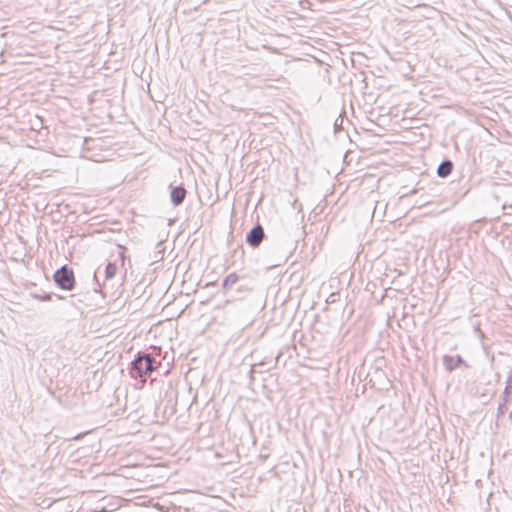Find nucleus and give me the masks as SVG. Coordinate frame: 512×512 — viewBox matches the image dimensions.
Masks as SVG:
<instances>
[{
    "mask_svg": "<svg viewBox=\"0 0 512 512\" xmlns=\"http://www.w3.org/2000/svg\"><path fill=\"white\" fill-rule=\"evenodd\" d=\"M153 354L146 351H139L130 363V374L133 378L150 375L160 365Z\"/></svg>",
    "mask_w": 512,
    "mask_h": 512,
    "instance_id": "obj_1",
    "label": "nucleus"
},
{
    "mask_svg": "<svg viewBox=\"0 0 512 512\" xmlns=\"http://www.w3.org/2000/svg\"><path fill=\"white\" fill-rule=\"evenodd\" d=\"M53 293H43V294H38V293H34V299H38V300H41V301H50L53 297Z\"/></svg>",
    "mask_w": 512,
    "mask_h": 512,
    "instance_id": "obj_12",
    "label": "nucleus"
},
{
    "mask_svg": "<svg viewBox=\"0 0 512 512\" xmlns=\"http://www.w3.org/2000/svg\"><path fill=\"white\" fill-rule=\"evenodd\" d=\"M465 364V361L461 355L451 356L444 355L443 356V365L448 372L454 371L460 365Z\"/></svg>",
    "mask_w": 512,
    "mask_h": 512,
    "instance_id": "obj_6",
    "label": "nucleus"
},
{
    "mask_svg": "<svg viewBox=\"0 0 512 512\" xmlns=\"http://www.w3.org/2000/svg\"><path fill=\"white\" fill-rule=\"evenodd\" d=\"M429 203H430V201H423V202H422V205H427V204H429Z\"/></svg>",
    "mask_w": 512,
    "mask_h": 512,
    "instance_id": "obj_19",
    "label": "nucleus"
},
{
    "mask_svg": "<svg viewBox=\"0 0 512 512\" xmlns=\"http://www.w3.org/2000/svg\"><path fill=\"white\" fill-rule=\"evenodd\" d=\"M512 384V371L510 372L508 378H507V385L504 390L505 400H507V397L509 395H512V392L510 391V385Z\"/></svg>",
    "mask_w": 512,
    "mask_h": 512,
    "instance_id": "obj_13",
    "label": "nucleus"
},
{
    "mask_svg": "<svg viewBox=\"0 0 512 512\" xmlns=\"http://www.w3.org/2000/svg\"><path fill=\"white\" fill-rule=\"evenodd\" d=\"M56 286L62 290L71 291L74 289L76 280L73 269L68 265H63L53 274Z\"/></svg>",
    "mask_w": 512,
    "mask_h": 512,
    "instance_id": "obj_3",
    "label": "nucleus"
},
{
    "mask_svg": "<svg viewBox=\"0 0 512 512\" xmlns=\"http://www.w3.org/2000/svg\"><path fill=\"white\" fill-rule=\"evenodd\" d=\"M510 418L512 419V410H511V413H510Z\"/></svg>",
    "mask_w": 512,
    "mask_h": 512,
    "instance_id": "obj_21",
    "label": "nucleus"
},
{
    "mask_svg": "<svg viewBox=\"0 0 512 512\" xmlns=\"http://www.w3.org/2000/svg\"><path fill=\"white\" fill-rule=\"evenodd\" d=\"M505 410H506L505 403L500 404L499 407H498V415H503L505 413Z\"/></svg>",
    "mask_w": 512,
    "mask_h": 512,
    "instance_id": "obj_17",
    "label": "nucleus"
},
{
    "mask_svg": "<svg viewBox=\"0 0 512 512\" xmlns=\"http://www.w3.org/2000/svg\"><path fill=\"white\" fill-rule=\"evenodd\" d=\"M343 118L342 116L340 115L334 122V130L335 132H338L340 130H342V124H343Z\"/></svg>",
    "mask_w": 512,
    "mask_h": 512,
    "instance_id": "obj_14",
    "label": "nucleus"
},
{
    "mask_svg": "<svg viewBox=\"0 0 512 512\" xmlns=\"http://www.w3.org/2000/svg\"><path fill=\"white\" fill-rule=\"evenodd\" d=\"M98 273H99V270L95 271V273H94V279L95 280H97V278H98Z\"/></svg>",
    "mask_w": 512,
    "mask_h": 512,
    "instance_id": "obj_18",
    "label": "nucleus"
},
{
    "mask_svg": "<svg viewBox=\"0 0 512 512\" xmlns=\"http://www.w3.org/2000/svg\"><path fill=\"white\" fill-rule=\"evenodd\" d=\"M238 254L240 255V257H243V255H244V249H243L242 245H241V246H238V247L234 250V256H237Z\"/></svg>",
    "mask_w": 512,
    "mask_h": 512,
    "instance_id": "obj_16",
    "label": "nucleus"
},
{
    "mask_svg": "<svg viewBox=\"0 0 512 512\" xmlns=\"http://www.w3.org/2000/svg\"><path fill=\"white\" fill-rule=\"evenodd\" d=\"M116 271H117L116 264L112 263V262H108V264L106 265V267L104 269L105 279L106 280L112 279L115 276Z\"/></svg>",
    "mask_w": 512,
    "mask_h": 512,
    "instance_id": "obj_10",
    "label": "nucleus"
},
{
    "mask_svg": "<svg viewBox=\"0 0 512 512\" xmlns=\"http://www.w3.org/2000/svg\"><path fill=\"white\" fill-rule=\"evenodd\" d=\"M453 168V162L449 159H444L437 168V175L440 178H446L452 173Z\"/></svg>",
    "mask_w": 512,
    "mask_h": 512,
    "instance_id": "obj_8",
    "label": "nucleus"
},
{
    "mask_svg": "<svg viewBox=\"0 0 512 512\" xmlns=\"http://www.w3.org/2000/svg\"><path fill=\"white\" fill-rule=\"evenodd\" d=\"M252 292V288L246 284H241L237 287V296H232L233 300H243Z\"/></svg>",
    "mask_w": 512,
    "mask_h": 512,
    "instance_id": "obj_9",
    "label": "nucleus"
},
{
    "mask_svg": "<svg viewBox=\"0 0 512 512\" xmlns=\"http://www.w3.org/2000/svg\"><path fill=\"white\" fill-rule=\"evenodd\" d=\"M502 209H503L504 214L509 215L512 213V204L505 203V204H503Z\"/></svg>",
    "mask_w": 512,
    "mask_h": 512,
    "instance_id": "obj_15",
    "label": "nucleus"
},
{
    "mask_svg": "<svg viewBox=\"0 0 512 512\" xmlns=\"http://www.w3.org/2000/svg\"><path fill=\"white\" fill-rule=\"evenodd\" d=\"M265 237L266 233L263 226L257 223L247 232L245 242L249 247L256 249L260 247Z\"/></svg>",
    "mask_w": 512,
    "mask_h": 512,
    "instance_id": "obj_4",
    "label": "nucleus"
},
{
    "mask_svg": "<svg viewBox=\"0 0 512 512\" xmlns=\"http://www.w3.org/2000/svg\"><path fill=\"white\" fill-rule=\"evenodd\" d=\"M240 277L236 272L228 274L222 282V291L224 294H228L235 284L238 283Z\"/></svg>",
    "mask_w": 512,
    "mask_h": 512,
    "instance_id": "obj_7",
    "label": "nucleus"
},
{
    "mask_svg": "<svg viewBox=\"0 0 512 512\" xmlns=\"http://www.w3.org/2000/svg\"><path fill=\"white\" fill-rule=\"evenodd\" d=\"M265 364L264 361H261L259 363L253 364L249 371V377H250V383L254 382V374L258 372L257 367L263 366Z\"/></svg>",
    "mask_w": 512,
    "mask_h": 512,
    "instance_id": "obj_11",
    "label": "nucleus"
},
{
    "mask_svg": "<svg viewBox=\"0 0 512 512\" xmlns=\"http://www.w3.org/2000/svg\"><path fill=\"white\" fill-rule=\"evenodd\" d=\"M170 188H171L170 199H171L172 204L174 206L181 205L186 198L187 190L185 189V187L182 184L178 185V186L171 185Z\"/></svg>",
    "mask_w": 512,
    "mask_h": 512,
    "instance_id": "obj_5",
    "label": "nucleus"
},
{
    "mask_svg": "<svg viewBox=\"0 0 512 512\" xmlns=\"http://www.w3.org/2000/svg\"><path fill=\"white\" fill-rule=\"evenodd\" d=\"M49 148H51L49 128L44 125L43 118L36 114L34 115V150L44 151Z\"/></svg>",
    "mask_w": 512,
    "mask_h": 512,
    "instance_id": "obj_2",
    "label": "nucleus"
},
{
    "mask_svg": "<svg viewBox=\"0 0 512 512\" xmlns=\"http://www.w3.org/2000/svg\"><path fill=\"white\" fill-rule=\"evenodd\" d=\"M160 246H162V242H159V243L157 244V247H160Z\"/></svg>",
    "mask_w": 512,
    "mask_h": 512,
    "instance_id": "obj_20",
    "label": "nucleus"
}]
</instances>
